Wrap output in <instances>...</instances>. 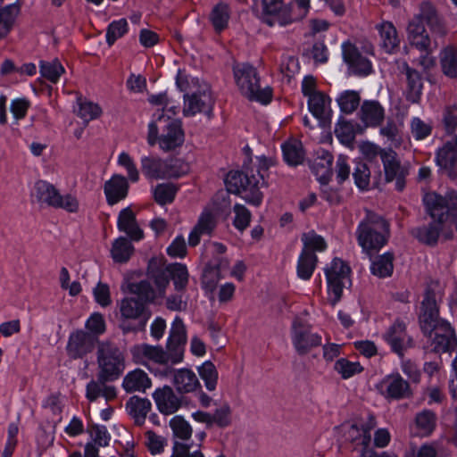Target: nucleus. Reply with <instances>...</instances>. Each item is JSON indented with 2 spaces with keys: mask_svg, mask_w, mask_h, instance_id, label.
<instances>
[{
  "mask_svg": "<svg viewBox=\"0 0 457 457\" xmlns=\"http://www.w3.org/2000/svg\"><path fill=\"white\" fill-rule=\"evenodd\" d=\"M128 32V22L126 19H120L111 22L106 29V42L112 46L115 41Z\"/></svg>",
  "mask_w": 457,
  "mask_h": 457,
  "instance_id": "nucleus-57",
  "label": "nucleus"
},
{
  "mask_svg": "<svg viewBox=\"0 0 457 457\" xmlns=\"http://www.w3.org/2000/svg\"><path fill=\"white\" fill-rule=\"evenodd\" d=\"M165 129L159 137V146L165 152L175 150L183 145L185 134L182 129L181 121L179 120H170Z\"/></svg>",
  "mask_w": 457,
  "mask_h": 457,
  "instance_id": "nucleus-22",
  "label": "nucleus"
},
{
  "mask_svg": "<svg viewBox=\"0 0 457 457\" xmlns=\"http://www.w3.org/2000/svg\"><path fill=\"white\" fill-rule=\"evenodd\" d=\"M424 204L427 212L432 220L428 224L411 228L410 234L420 243L428 246H435L443 230L444 214L441 210L445 207V202L442 199V195L436 193H430L425 195Z\"/></svg>",
  "mask_w": 457,
  "mask_h": 457,
  "instance_id": "nucleus-7",
  "label": "nucleus"
},
{
  "mask_svg": "<svg viewBox=\"0 0 457 457\" xmlns=\"http://www.w3.org/2000/svg\"><path fill=\"white\" fill-rule=\"evenodd\" d=\"M85 328L87 334L94 335L96 339L99 340V337L106 331V323L103 314L100 312L92 313L87 320Z\"/></svg>",
  "mask_w": 457,
  "mask_h": 457,
  "instance_id": "nucleus-56",
  "label": "nucleus"
},
{
  "mask_svg": "<svg viewBox=\"0 0 457 457\" xmlns=\"http://www.w3.org/2000/svg\"><path fill=\"white\" fill-rule=\"evenodd\" d=\"M100 340H96V337L84 329H76L69 336L66 353L67 355L73 360L82 359L88 353H91L96 346L98 347Z\"/></svg>",
  "mask_w": 457,
  "mask_h": 457,
  "instance_id": "nucleus-14",
  "label": "nucleus"
},
{
  "mask_svg": "<svg viewBox=\"0 0 457 457\" xmlns=\"http://www.w3.org/2000/svg\"><path fill=\"white\" fill-rule=\"evenodd\" d=\"M187 343L186 327L181 318L176 317L172 322L167 341V354L175 364L183 360L184 346Z\"/></svg>",
  "mask_w": 457,
  "mask_h": 457,
  "instance_id": "nucleus-16",
  "label": "nucleus"
},
{
  "mask_svg": "<svg viewBox=\"0 0 457 457\" xmlns=\"http://www.w3.org/2000/svg\"><path fill=\"white\" fill-rule=\"evenodd\" d=\"M446 142L436 152V162L441 171L451 179L457 178V149Z\"/></svg>",
  "mask_w": 457,
  "mask_h": 457,
  "instance_id": "nucleus-26",
  "label": "nucleus"
},
{
  "mask_svg": "<svg viewBox=\"0 0 457 457\" xmlns=\"http://www.w3.org/2000/svg\"><path fill=\"white\" fill-rule=\"evenodd\" d=\"M334 370L341 375L342 378L347 379L361 373L363 368L358 361H350L345 358H341L335 362Z\"/></svg>",
  "mask_w": 457,
  "mask_h": 457,
  "instance_id": "nucleus-53",
  "label": "nucleus"
},
{
  "mask_svg": "<svg viewBox=\"0 0 457 457\" xmlns=\"http://www.w3.org/2000/svg\"><path fill=\"white\" fill-rule=\"evenodd\" d=\"M178 187L171 183L158 184L154 190L155 202L160 205L171 204L176 196Z\"/></svg>",
  "mask_w": 457,
  "mask_h": 457,
  "instance_id": "nucleus-50",
  "label": "nucleus"
},
{
  "mask_svg": "<svg viewBox=\"0 0 457 457\" xmlns=\"http://www.w3.org/2000/svg\"><path fill=\"white\" fill-rule=\"evenodd\" d=\"M184 116H195L196 113H204L209 119L212 117L214 100L209 89L198 91L192 95H184Z\"/></svg>",
  "mask_w": 457,
  "mask_h": 457,
  "instance_id": "nucleus-15",
  "label": "nucleus"
},
{
  "mask_svg": "<svg viewBox=\"0 0 457 457\" xmlns=\"http://www.w3.org/2000/svg\"><path fill=\"white\" fill-rule=\"evenodd\" d=\"M346 439L353 445V449H357L358 446H361V455L363 451L366 449H370V444H364L361 440L362 432L359 428L357 423H353L350 426L348 431L345 434Z\"/></svg>",
  "mask_w": 457,
  "mask_h": 457,
  "instance_id": "nucleus-61",
  "label": "nucleus"
},
{
  "mask_svg": "<svg viewBox=\"0 0 457 457\" xmlns=\"http://www.w3.org/2000/svg\"><path fill=\"white\" fill-rule=\"evenodd\" d=\"M231 423V409L228 404L222 405L212 414V426L216 424L219 428H226Z\"/></svg>",
  "mask_w": 457,
  "mask_h": 457,
  "instance_id": "nucleus-63",
  "label": "nucleus"
},
{
  "mask_svg": "<svg viewBox=\"0 0 457 457\" xmlns=\"http://www.w3.org/2000/svg\"><path fill=\"white\" fill-rule=\"evenodd\" d=\"M382 46L387 53H393L399 47L400 39L397 35L395 27L391 22H383L378 26Z\"/></svg>",
  "mask_w": 457,
  "mask_h": 457,
  "instance_id": "nucleus-37",
  "label": "nucleus"
},
{
  "mask_svg": "<svg viewBox=\"0 0 457 457\" xmlns=\"http://www.w3.org/2000/svg\"><path fill=\"white\" fill-rule=\"evenodd\" d=\"M104 191L108 204L114 205L127 196L129 182L124 176L114 174L104 183Z\"/></svg>",
  "mask_w": 457,
  "mask_h": 457,
  "instance_id": "nucleus-28",
  "label": "nucleus"
},
{
  "mask_svg": "<svg viewBox=\"0 0 457 457\" xmlns=\"http://www.w3.org/2000/svg\"><path fill=\"white\" fill-rule=\"evenodd\" d=\"M39 69L41 76L52 83H56L64 72L63 66L57 59L51 62L40 61Z\"/></svg>",
  "mask_w": 457,
  "mask_h": 457,
  "instance_id": "nucleus-48",
  "label": "nucleus"
},
{
  "mask_svg": "<svg viewBox=\"0 0 457 457\" xmlns=\"http://www.w3.org/2000/svg\"><path fill=\"white\" fill-rule=\"evenodd\" d=\"M173 384L180 394L191 393L201 388V384L196 375L188 369L177 370L173 377Z\"/></svg>",
  "mask_w": 457,
  "mask_h": 457,
  "instance_id": "nucleus-32",
  "label": "nucleus"
},
{
  "mask_svg": "<svg viewBox=\"0 0 457 457\" xmlns=\"http://www.w3.org/2000/svg\"><path fill=\"white\" fill-rule=\"evenodd\" d=\"M337 101L341 112L349 114L353 112L360 105L361 96L357 91L346 90L340 94Z\"/></svg>",
  "mask_w": 457,
  "mask_h": 457,
  "instance_id": "nucleus-47",
  "label": "nucleus"
},
{
  "mask_svg": "<svg viewBox=\"0 0 457 457\" xmlns=\"http://www.w3.org/2000/svg\"><path fill=\"white\" fill-rule=\"evenodd\" d=\"M353 177L359 189H368L370 186V170L366 163L361 162L356 163L353 171Z\"/></svg>",
  "mask_w": 457,
  "mask_h": 457,
  "instance_id": "nucleus-58",
  "label": "nucleus"
},
{
  "mask_svg": "<svg viewBox=\"0 0 457 457\" xmlns=\"http://www.w3.org/2000/svg\"><path fill=\"white\" fill-rule=\"evenodd\" d=\"M442 199L445 202L444 206H445L441 210L444 214L443 225L445 222L450 221L457 231V193L451 191L442 196Z\"/></svg>",
  "mask_w": 457,
  "mask_h": 457,
  "instance_id": "nucleus-46",
  "label": "nucleus"
},
{
  "mask_svg": "<svg viewBox=\"0 0 457 457\" xmlns=\"http://www.w3.org/2000/svg\"><path fill=\"white\" fill-rule=\"evenodd\" d=\"M236 83L242 95L251 101L267 104L271 101L272 90L260 86V77L256 68L249 63L237 64L233 67Z\"/></svg>",
  "mask_w": 457,
  "mask_h": 457,
  "instance_id": "nucleus-8",
  "label": "nucleus"
},
{
  "mask_svg": "<svg viewBox=\"0 0 457 457\" xmlns=\"http://www.w3.org/2000/svg\"><path fill=\"white\" fill-rule=\"evenodd\" d=\"M216 227V220L211 212H204L195 226L203 235H211Z\"/></svg>",
  "mask_w": 457,
  "mask_h": 457,
  "instance_id": "nucleus-62",
  "label": "nucleus"
},
{
  "mask_svg": "<svg viewBox=\"0 0 457 457\" xmlns=\"http://www.w3.org/2000/svg\"><path fill=\"white\" fill-rule=\"evenodd\" d=\"M147 279L156 286L159 296H163L170 284V264L165 265L163 258L153 257L147 265Z\"/></svg>",
  "mask_w": 457,
  "mask_h": 457,
  "instance_id": "nucleus-21",
  "label": "nucleus"
},
{
  "mask_svg": "<svg viewBox=\"0 0 457 457\" xmlns=\"http://www.w3.org/2000/svg\"><path fill=\"white\" fill-rule=\"evenodd\" d=\"M129 292L136 296L137 300H140L146 306L153 303L159 295L157 289L155 290L150 280L143 279L139 282H132L128 285Z\"/></svg>",
  "mask_w": 457,
  "mask_h": 457,
  "instance_id": "nucleus-34",
  "label": "nucleus"
},
{
  "mask_svg": "<svg viewBox=\"0 0 457 457\" xmlns=\"http://www.w3.org/2000/svg\"><path fill=\"white\" fill-rule=\"evenodd\" d=\"M152 381L148 374L141 369L128 372L123 378L122 387L127 393L142 392L150 388Z\"/></svg>",
  "mask_w": 457,
  "mask_h": 457,
  "instance_id": "nucleus-29",
  "label": "nucleus"
},
{
  "mask_svg": "<svg viewBox=\"0 0 457 457\" xmlns=\"http://www.w3.org/2000/svg\"><path fill=\"white\" fill-rule=\"evenodd\" d=\"M380 394L388 400L410 398L412 392L410 384L399 373L386 376L378 386Z\"/></svg>",
  "mask_w": 457,
  "mask_h": 457,
  "instance_id": "nucleus-18",
  "label": "nucleus"
},
{
  "mask_svg": "<svg viewBox=\"0 0 457 457\" xmlns=\"http://www.w3.org/2000/svg\"><path fill=\"white\" fill-rule=\"evenodd\" d=\"M134 252L131 242L123 237H119L112 244L111 250L112 257L115 262H127Z\"/></svg>",
  "mask_w": 457,
  "mask_h": 457,
  "instance_id": "nucleus-40",
  "label": "nucleus"
},
{
  "mask_svg": "<svg viewBox=\"0 0 457 457\" xmlns=\"http://www.w3.org/2000/svg\"><path fill=\"white\" fill-rule=\"evenodd\" d=\"M143 174L151 179H164V161L158 157L145 156L141 159Z\"/></svg>",
  "mask_w": 457,
  "mask_h": 457,
  "instance_id": "nucleus-38",
  "label": "nucleus"
},
{
  "mask_svg": "<svg viewBox=\"0 0 457 457\" xmlns=\"http://www.w3.org/2000/svg\"><path fill=\"white\" fill-rule=\"evenodd\" d=\"M130 353L136 364L146 365L149 361L159 364H167L170 361V356L160 345H135L130 348Z\"/></svg>",
  "mask_w": 457,
  "mask_h": 457,
  "instance_id": "nucleus-20",
  "label": "nucleus"
},
{
  "mask_svg": "<svg viewBox=\"0 0 457 457\" xmlns=\"http://www.w3.org/2000/svg\"><path fill=\"white\" fill-rule=\"evenodd\" d=\"M342 50L344 61L348 65L350 73L364 77L372 72L370 61L353 44L350 42L344 43Z\"/></svg>",
  "mask_w": 457,
  "mask_h": 457,
  "instance_id": "nucleus-19",
  "label": "nucleus"
},
{
  "mask_svg": "<svg viewBox=\"0 0 457 457\" xmlns=\"http://www.w3.org/2000/svg\"><path fill=\"white\" fill-rule=\"evenodd\" d=\"M119 307L121 318L120 328L123 334L145 330L147 321L152 315L149 306L137 300L136 296H128L120 302Z\"/></svg>",
  "mask_w": 457,
  "mask_h": 457,
  "instance_id": "nucleus-9",
  "label": "nucleus"
},
{
  "mask_svg": "<svg viewBox=\"0 0 457 457\" xmlns=\"http://www.w3.org/2000/svg\"><path fill=\"white\" fill-rule=\"evenodd\" d=\"M284 161L292 167L302 164L305 159V151L302 142L293 138L286 141L282 146Z\"/></svg>",
  "mask_w": 457,
  "mask_h": 457,
  "instance_id": "nucleus-33",
  "label": "nucleus"
},
{
  "mask_svg": "<svg viewBox=\"0 0 457 457\" xmlns=\"http://www.w3.org/2000/svg\"><path fill=\"white\" fill-rule=\"evenodd\" d=\"M312 325L296 317L292 324V343L299 355L307 354L312 348L321 345V336L312 331Z\"/></svg>",
  "mask_w": 457,
  "mask_h": 457,
  "instance_id": "nucleus-12",
  "label": "nucleus"
},
{
  "mask_svg": "<svg viewBox=\"0 0 457 457\" xmlns=\"http://www.w3.org/2000/svg\"><path fill=\"white\" fill-rule=\"evenodd\" d=\"M152 403L147 398L137 395L131 396L126 403V410L137 426H142L151 411Z\"/></svg>",
  "mask_w": 457,
  "mask_h": 457,
  "instance_id": "nucleus-31",
  "label": "nucleus"
},
{
  "mask_svg": "<svg viewBox=\"0 0 457 457\" xmlns=\"http://www.w3.org/2000/svg\"><path fill=\"white\" fill-rule=\"evenodd\" d=\"M318 257L315 253H306L302 251L296 267V272L299 278L309 280L317 266Z\"/></svg>",
  "mask_w": 457,
  "mask_h": 457,
  "instance_id": "nucleus-36",
  "label": "nucleus"
},
{
  "mask_svg": "<svg viewBox=\"0 0 457 457\" xmlns=\"http://www.w3.org/2000/svg\"><path fill=\"white\" fill-rule=\"evenodd\" d=\"M386 183L395 180V189L402 192L405 187V179L409 174L406 167L401 164L397 154L392 150H383L380 154Z\"/></svg>",
  "mask_w": 457,
  "mask_h": 457,
  "instance_id": "nucleus-13",
  "label": "nucleus"
},
{
  "mask_svg": "<svg viewBox=\"0 0 457 457\" xmlns=\"http://www.w3.org/2000/svg\"><path fill=\"white\" fill-rule=\"evenodd\" d=\"M310 0H253L252 12L270 27L288 25L306 16Z\"/></svg>",
  "mask_w": 457,
  "mask_h": 457,
  "instance_id": "nucleus-3",
  "label": "nucleus"
},
{
  "mask_svg": "<svg viewBox=\"0 0 457 457\" xmlns=\"http://www.w3.org/2000/svg\"><path fill=\"white\" fill-rule=\"evenodd\" d=\"M399 69L406 76V99L413 104L418 103L422 95L423 79L421 74L403 62Z\"/></svg>",
  "mask_w": 457,
  "mask_h": 457,
  "instance_id": "nucleus-27",
  "label": "nucleus"
},
{
  "mask_svg": "<svg viewBox=\"0 0 457 457\" xmlns=\"http://www.w3.org/2000/svg\"><path fill=\"white\" fill-rule=\"evenodd\" d=\"M302 242L303 244L302 251H306L309 253H315V251H324L327 247L324 238L314 231L303 233Z\"/></svg>",
  "mask_w": 457,
  "mask_h": 457,
  "instance_id": "nucleus-54",
  "label": "nucleus"
},
{
  "mask_svg": "<svg viewBox=\"0 0 457 457\" xmlns=\"http://www.w3.org/2000/svg\"><path fill=\"white\" fill-rule=\"evenodd\" d=\"M188 171V164L181 159L171 158L164 161V179L179 178Z\"/></svg>",
  "mask_w": 457,
  "mask_h": 457,
  "instance_id": "nucleus-51",
  "label": "nucleus"
},
{
  "mask_svg": "<svg viewBox=\"0 0 457 457\" xmlns=\"http://www.w3.org/2000/svg\"><path fill=\"white\" fill-rule=\"evenodd\" d=\"M34 188L36 198L39 203L54 208H61L69 212H76L79 209V202L75 196L69 194L62 195L58 189L47 181H37Z\"/></svg>",
  "mask_w": 457,
  "mask_h": 457,
  "instance_id": "nucleus-10",
  "label": "nucleus"
},
{
  "mask_svg": "<svg viewBox=\"0 0 457 457\" xmlns=\"http://www.w3.org/2000/svg\"><path fill=\"white\" fill-rule=\"evenodd\" d=\"M96 362L97 378L101 382L115 381L125 370L126 352L112 340H102L96 350Z\"/></svg>",
  "mask_w": 457,
  "mask_h": 457,
  "instance_id": "nucleus-6",
  "label": "nucleus"
},
{
  "mask_svg": "<svg viewBox=\"0 0 457 457\" xmlns=\"http://www.w3.org/2000/svg\"><path fill=\"white\" fill-rule=\"evenodd\" d=\"M424 22L427 23L432 33L439 37L446 34V29L436 8L430 3L423 2L420 7V12L409 21L407 37L411 46L420 52L428 54L431 51V40L425 29Z\"/></svg>",
  "mask_w": 457,
  "mask_h": 457,
  "instance_id": "nucleus-4",
  "label": "nucleus"
},
{
  "mask_svg": "<svg viewBox=\"0 0 457 457\" xmlns=\"http://www.w3.org/2000/svg\"><path fill=\"white\" fill-rule=\"evenodd\" d=\"M210 20L216 32H221L228 27L229 8L224 3L216 4L211 12Z\"/></svg>",
  "mask_w": 457,
  "mask_h": 457,
  "instance_id": "nucleus-43",
  "label": "nucleus"
},
{
  "mask_svg": "<svg viewBox=\"0 0 457 457\" xmlns=\"http://www.w3.org/2000/svg\"><path fill=\"white\" fill-rule=\"evenodd\" d=\"M20 12V6L13 4L0 9V39L10 32L15 17Z\"/></svg>",
  "mask_w": 457,
  "mask_h": 457,
  "instance_id": "nucleus-44",
  "label": "nucleus"
},
{
  "mask_svg": "<svg viewBox=\"0 0 457 457\" xmlns=\"http://www.w3.org/2000/svg\"><path fill=\"white\" fill-rule=\"evenodd\" d=\"M198 373L201 378L204 380L206 388L209 391H213L216 388L218 381V371L214 364L207 361L198 368Z\"/></svg>",
  "mask_w": 457,
  "mask_h": 457,
  "instance_id": "nucleus-52",
  "label": "nucleus"
},
{
  "mask_svg": "<svg viewBox=\"0 0 457 457\" xmlns=\"http://www.w3.org/2000/svg\"><path fill=\"white\" fill-rule=\"evenodd\" d=\"M170 427L173 432V436L181 440H188L192 436V428L182 416H174L170 420Z\"/></svg>",
  "mask_w": 457,
  "mask_h": 457,
  "instance_id": "nucleus-55",
  "label": "nucleus"
},
{
  "mask_svg": "<svg viewBox=\"0 0 457 457\" xmlns=\"http://www.w3.org/2000/svg\"><path fill=\"white\" fill-rule=\"evenodd\" d=\"M443 123L447 135H453L457 129V104L445 109Z\"/></svg>",
  "mask_w": 457,
  "mask_h": 457,
  "instance_id": "nucleus-64",
  "label": "nucleus"
},
{
  "mask_svg": "<svg viewBox=\"0 0 457 457\" xmlns=\"http://www.w3.org/2000/svg\"><path fill=\"white\" fill-rule=\"evenodd\" d=\"M170 277L173 281L176 291L183 292L186 290L189 274L185 264L178 262L170 264Z\"/></svg>",
  "mask_w": 457,
  "mask_h": 457,
  "instance_id": "nucleus-42",
  "label": "nucleus"
},
{
  "mask_svg": "<svg viewBox=\"0 0 457 457\" xmlns=\"http://www.w3.org/2000/svg\"><path fill=\"white\" fill-rule=\"evenodd\" d=\"M233 211L235 212L233 225L239 231H244L249 226L251 220L250 211L239 204L234 205Z\"/></svg>",
  "mask_w": 457,
  "mask_h": 457,
  "instance_id": "nucleus-60",
  "label": "nucleus"
},
{
  "mask_svg": "<svg viewBox=\"0 0 457 457\" xmlns=\"http://www.w3.org/2000/svg\"><path fill=\"white\" fill-rule=\"evenodd\" d=\"M357 241L370 256L386 245L390 237V224L381 215L367 210L356 230Z\"/></svg>",
  "mask_w": 457,
  "mask_h": 457,
  "instance_id": "nucleus-5",
  "label": "nucleus"
},
{
  "mask_svg": "<svg viewBox=\"0 0 457 457\" xmlns=\"http://www.w3.org/2000/svg\"><path fill=\"white\" fill-rule=\"evenodd\" d=\"M443 73L451 78H457V49L453 46L445 47L440 56Z\"/></svg>",
  "mask_w": 457,
  "mask_h": 457,
  "instance_id": "nucleus-41",
  "label": "nucleus"
},
{
  "mask_svg": "<svg viewBox=\"0 0 457 457\" xmlns=\"http://www.w3.org/2000/svg\"><path fill=\"white\" fill-rule=\"evenodd\" d=\"M415 424L419 435L428 436L432 434L436 426V415L430 410H423L415 417Z\"/></svg>",
  "mask_w": 457,
  "mask_h": 457,
  "instance_id": "nucleus-39",
  "label": "nucleus"
},
{
  "mask_svg": "<svg viewBox=\"0 0 457 457\" xmlns=\"http://www.w3.org/2000/svg\"><path fill=\"white\" fill-rule=\"evenodd\" d=\"M393 260L394 255L391 253H386L378 256L371 263V273L379 278L391 276L394 269Z\"/></svg>",
  "mask_w": 457,
  "mask_h": 457,
  "instance_id": "nucleus-45",
  "label": "nucleus"
},
{
  "mask_svg": "<svg viewBox=\"0 0 457 457\" xmlns=\"http://www.w3.org/2000/svg\"><path fill=\"white\" fill-rule=\"evenodd\" d=\"M220 278L221 275L218 268L212 267L211 263L206 264L202 275L203 287L213 291Z\"/></svg>",
  "mask_w": 457,
  "mask_h": 457,
  "instance_id": "nucleus-59",
  "label": "nucleus"
},
{
  "mask_svg": "<svg viewBox=\"0 0 457 457\" xmlns=\"http://www.w3.org/2000/svg\"><path fill=\"white\" fill-rule=\"evenodd\" d=\"M334 132L340 143L346 146H350L354 141L355 131L353 125L342 117L337 123Z\"/></svg>",
  "mask_w": 457,
  "mask_h": 457,
  "instance_id": "nucleus-49",
  "label": "nucleus"
},
{
  "mask_svg": "<svg viewBox=\"0 0 457 457\" xmlns=\"http://www.w3.org/2000/svg\"><path fill=\"white\" fill-rule=\"evenodd\" d=\"M117 226L120 231L125 232L132 240L138 241L144 237L143 230L137 225L136 215L129 207L120 212Z\"/></svg>",
  "mask_w": 457,
  "mask_h": 457,
  "instance_id": "nucleus-30",
  "label": "nucleus"
},
{
  "mask_svg": "<svg viewBox=\"0 0 457 457\" xmlns=\"http://www.w3.org/2000/svg\"><path fill=\"white\" fill-rule=\"evenodd\" d=\"M153 398L159 411L164 415L175 413L182 405V398L179 397L170 386L157 388Z\"/></svg>",
  "mask_w": 457,
  "mask_h": 457,
  "instance_id": "nucleus-23",
  "label": "nucleus"
},
{
  "mask_svg": "<svg viewBox=\"0 0 457 457\" xmlns=\"http://www.w3.org/2000/svg\"><path fill=\"white\" fill-rule=\"evenodd\" d=\"M350 267L339 258L333 259L329 268L325 270L329 298L332 306L336 305L342 297L343 289L351 285Z\"/></svg>",
  "mask_w": 457,
  "mask_h": 457,
  "instance_id": "nucleus-11",
  "label": "nucleus"
},
{
  "mask_svg": "<svg viewBox=\"0 0 457 457\" xmlns=\"http://www.w3.org/2000/svg\"><path fill=\"white\" fill-rule=\"evenodd\" d=\"M333 160L334 157L330 152L320 149L317 152L316 158L310 162L312 173L322 185H327L333 176Z\"/></svg>",
  "mask_w": 457,
  "mask_h": 457,
  "instance_id": "nucleus-24",
  "label": "nucleus"
},
{
  "mask_svg": "<svg viewBox=\"0 0 457 457\" xmlns=\"http://www.w3.org/2000/svg\"><path fill=\"white\" fill-rule=\"evenodd\" d=\"M385 117L383 107L378 101H364L361 107V119L370 127H378Z\"/></svg>",
  "mask_w": 457,
  "mask_h": 457,
  "instance_id": "nucleus-35",
  "label": "nucleus"
},
{
  "mask_svg": "<svg viewBox=\"0 0 457 457\" xmlns=\"http://www.w3.org/2000/svg\"><path fill=\"white\" fill-rule=\"evenodd\" d=\"M422 313L420 315V324L423 334L432 337L435 353L453 351L457 346V338L451 324L440 319L435 295L428 292L421 303Z\"/></svg>",
  "mask_w": 457,
  "mask_h": 457,
  "instance_id": "nucleus-2",
  "label": "nucleus"
},
{
  "mask_svg": "<svg viewBox=\"0 0 457 457\" xmlns=\"http://www.w3.org/2000/svg\"><path fill=\"white\" fill-rule=\"evenodd\" d=\"M331 99L324 93H317L308 98V108L312 114L318 119L320 126L328 127L331 123V110H327Z\"/></svg>",
  "mask_w": 457,
  "mask_h": 457,
  "instance_id": "nucleus-25",
  "label": "nucleus"
},
{
  "mask_svg": "<svg viewBox=\"0 0 457 457\" xmlns=\"http://www.w3.org/2000/svg\"><path fill=\"white\" fill-rule=\"evenodd\" d=\"M383 337L390 345L392 352L401 359L403 358L404 352L414 345L413 339L406 332L404 322L399 320L389 327Z\"/></svg>",
  "mask_w": 457,
  "mask_h": 457,
  "instance_id": "nucleus-17",
  "label": "nucleus"
},
{
  "mask_svg": "<svg viewBox=\"0 0 457 457\" xmlns=\"http://www.w3.org/2000/svg\"><path fill=\"white\" fill-rule=\"evenodd\" d=\"M256 170L252 165L244 162L241 170H230L225 179L228 192L239 195L245 201L253 206H259L263 199L261 187L265 185L262 171H266L274 165L270 158L261 156L258 158Z\"/></svg>",
  "mask_w": 457,
  "mask_h": 457,
  "instance_id": "nucleus-1",
  "label": "nucleus"
}]
</instances>
